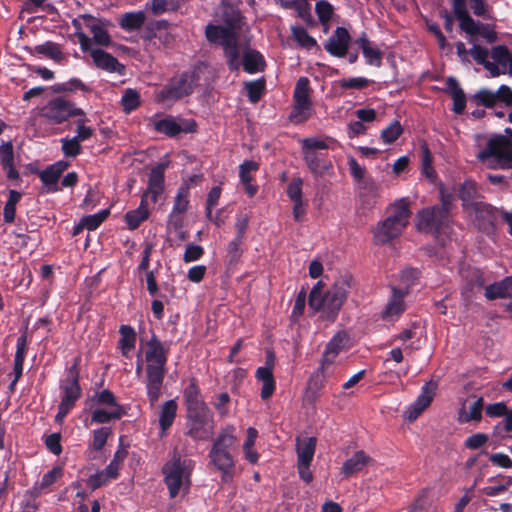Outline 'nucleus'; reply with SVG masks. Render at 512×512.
Masks as SVG:
<instances>
[{"instance_id": "obj_1", "label": "nucleus", "mask_w": 512, "mask_h": 512, "mask_svg": "<svg viewBox=\"0 0 512 512\" xmlns=\"http://www.w3.org/2000/svg\"><path fill=\"white\" fill-rule=\"evenodd\" d=\"M236 429L233 425L222 427L214 439L208 457L210 464L221 473V482L229 484L235 475V460L232 450L237 445Z\"/></svg>"}, {"instance_id": "obj_2", "label": "nucleus", "mask_w": 512, "mask_h": 512, "mask_svg": "<svg viewBox=\"0 0 512 512\" xmlns=\"http://www.w3.org/2000/svg\"><path fill=\"white\" fill-rule=\"evenodd\" d=\"M411 212L408 203L400 200L388 209V216L373 229V241L376 245H385L399 237L409 223Z\"/></svg>"}, {"instance_id": "obj_3", "label": "nucleus", "mask_w": 512, "mask_h": 512, "mask_svg": "<svg viewBox=\"0 0 512 512\" xmlns=\"http://www.w3.org/2000/svg\"><path fill=\"white\" fill-rule=\"evenodd\" d=\"M353 277L350 274L340 275L332 286L318 299L317 304H309L315 311L321 312L326 318H336L347 299L352 287Z\"/></svg>"}, {"instance_id": "obj_4", "label": "nucleus", "mask_w": 512, "mask_h": 512, "mask_svg": "<svg viewBox=\"0 0 512 512\" xmlns=\"http://www.w3.org/2000/svg\"><path fill=\"white\" fill-rule=\"evenodd\" d=\"M205 34L209 42L222 46L229 68L238 70L240 46L234 26L208 25Z\"/></svg>"}, {"instance_id": "obj_5", "label": "nucleus", "mask_w": 512, "mask_h": 512, "mask_svg": "<svg viewBox=\"0 0 512 512\" xmlns=\"http://www.w3.org/2000/svg\"><path fill=\"white\" fill-rule=\"evenodd\" d=\"M190 464L191 460H182L179 454H174L162 467L164 482L168 488L170 498H175L183 485H186L188 490L191 483Z\"/></svg>"}, {"instance_id": "obj_6", "label": "nucleus", "mask_w": 512, "mask_h": 512, "mask_svg": "<svg viewBox=\"0 0 512 512\" xmlns=\"http://www.w3.org/2000/svg\"><path fill=\"white\" fill-rule=\"evenodd\" d=\"M477 157L488 168H512V143L504 136L492 138Z\"/></svg>"}, {"instance_id": "obj_7", "label": "nucleus", "mask_w": 512, "mask_h": 512, "mask_svg": "<svg viewBox=\"0 0 512 512\" xmlns=\"http://www.w3.org/2000/svg\"><path fill=\"white\" fill-rule=\"evenodd\" d=\"M186 435L195 441H207L214 429L213 414L208 407L187 412Z\"/></svg>"}, {"instance_id": "obj_8", "label": "nucleus", "mask_w": 512, "mask_h": 512, "mask_svg": "<svg viewBox=\"0 0 512 512\" xmlns=\"http://www.w3.org/2000/svg\"><path fill=\"white\" fill-rule=\"evenodd\" d=\"M75 35L78 38L81 50L89 52L94 66L98 69L104 70L108 73H117L123 75L125 66L121 64L114 56L108 52L91 46V39L83 32H77Z\"/></svg>"}, {"instance_id": "obj_9", "label": "nucleus", "mask_w": 512, "mask_h": 512, "mask_svg": "<svg viewBox=\"0 0 512 512\" xmlns=\"http://www.w3.org/2000/svg\"><path fill=\"white\" fill-rule=\"evenodd\" d=\"M147 126L157 133L168 137H176L180 133H191L196 130V123L171 115L155 114L147 119Z\"/></svg>"}, {"instance_id": "obj_10", "label": "nucleus", "mask_w": 512, "mask_h": 512, "mask_svg": "<svg viewBox=\"0 0 512 512\" xmlns=\"http://www.w3.org/2000/svg\"><path fill=\"white\" fill-rule=\"evenodd\" d=\"M311 89L309 80L306 77L298 79L294 90V105L290 113V120L295 124L307 121L313 113V105L311 101Z\"/></svg>"}, {"instance_id": "obj_11", "label": "nucleus", "mask_w": 512, "mask_h": 512, "mask_svg": "<svg viewBox=\"0 0 512 512\" xmlns=\"http://www.w3.org/2000/svg\"><path fill=\"white\" fill-rule=\"evenodd\" d=\"M195 82L194 74H182L179 78L171 80L162 90L157 92L155 100L158 103L171 105L177 100L192 93Z\"/></svg>"}, {"instance_id": "obj_12", "label": "nucleus", "mask_w": 512, "mask_h": 512, "mask_svg": "<svg viewBox=\"0 0 512 512\" xmlns=\"http://www.w3.org/2000/svg\"><path fill=\"white\" fill-rule=\"evenodd\" d=\"M448 224L449 215L445 206L426 208L418 213L417 228L420 231L438 234Z\"/></svg>"}, {"instance_id": "obj_13", "label": "nucleus", "mask_w": 512, "mask_h": 512, "mask_svg": "<svg viewBox=\"0 0 512 512\" xmlns=\"http://www.w3.org/2000/svg\"><path fill=\"white\" fill-rule=\"evenodd\" d=\"M43 116L51 122L59 124L71 116H84V112L63 98H55L43 108Z\"/></svg>"}, {"instance_id": "obj_14", "label": "nucleus", "mask_w": 512, "mask_h": 512, "mask_svg": "<svg viewBox=\"0 0 512 512\" xmlns=\"http://www.w3.org/2000/svg\"><path fill=\"white\" fill-rule=\"evenodd\" d=\"M165 377V368L147 365L146 390L150 404L153 406L161 395V389Z\"/></svg>"}, {"instance_id": "obj_15", "label": "nucleus", "mask_w": 512, "mask_h": 512, "mask_svg": "<svg viewBox=\"0 0 512 512\" xmlns=\"http://www.w3.org/2000/svg\"><path fill=\"white\" fill-rule=\"evenodd\" d=\"M437 389V383L434 381H429L425 383L421 388V393L417 397V399L410 405L408 408V416L407 418L410 421L416 420L419 415L431 404L434 396L435 390Z\"/></svg>"}, {"instance_id": "obj_16", "label": "nucleus", "mask_w": 512, "mask_h": 512, "mask_svg": "<svg viewBox=\"0 0 512 512\" xmlns=\"http://www.w3.org/2000/svg\"><path fill=\"white\" fill-rule=\"evenodd\" d=\"M189 206V188L182 185L174 198L173 209L169 215L168 224L180 228L182 226L183 215Z\"/></svg>"}, {"instance_id": "obj_17", "label": "nucleus", "mask_w": 512, "mask_h": 512, "mask_svg": "<svg viewBox=\"0 0 512 512\" xmlns=\"http://www.w3.org/2000/svg\"><path fill=\"white\" fill-rule=\"evenodd\" d=\"M165 165L159 164L151 170L148 187L142 198L155 203L163 192Z\"/></svg>"}, {"instance_id": "obj_18", "label": "nucleus", "mask_w": 512, "mask_h": 512, "mask_svg": "<svg viewBox=\"0 0 512 512\" xmlns=\"http://www.w3.org/2000/svg\"><path fill=\"white\" fill-rule=\"evenodd\" d=\"M167 350L163 347L161 341L156 335H153L147 342V350L145 352V359L147 365L165 368L167 363Z\"/></svg>"}, {"instance_id": "obj_19", "label": "nucleus", "mask_w": 512, "mask_h": 512, "mask_svg": "<svg viewBox=\"0 0 512 512\" xmlns=\"http://www.w3.org/2000/svg\"><path fill=\"white\" fill-rule=\"evenodd\" d=\"M67 167L68 164L66 162L59 161L38 173L42 183L46 187L47 192L59 191V186L57 185V183L60 176L67 169Z\"/></svg>"}, {"instance_id": "obj_20", "label": "nucleus", "mask_w": 512, "mask_h": 512, "mask_svg": "<svg viewBox=\"0 0 512 512\" xmlns=\"http://www.w3.org/2000/svg\"><path fill=\"white\" fill-rule=\"evenodd\" d=\"M350 41L347 29L337 27L334 35L325 44V49L333 56L343 57L346 55Z\"/></svg>"}, {"instance_id": "obj_21", "label": "nucleus", "mask_w": 512, "mask_h": 512, "mask_svg": "<svg viewBox=\"0 0 512 512\" xmlns=\"http://www.w3.org/2000/svg\"><path fill=\"white\" fill-rule=\"evenodd\" d=\"M83 19L86 21V26L92 33L91 44L95 43L99 46H110L112 39L106 29V23L93 19L90 15H84Z\"/></svg>"}, {"instance_id": "obj_22", "label": "nucleus", "mask_w": 512, "mask_h": 512, "mask_svg": "<svg viewBox=\"0 0 512 512\" xmlns=\"http://www.w3.org/2000/svg\"><path fill=\"white\" fill-rule=\"evenodd\" d=\"M183 402L187 412L208 407L202 399L196 379H191L190 383L185 387L183 391Z\"/></svg>"}, {"instance_id": "obj_23", "label": "nucleus", "mask_w": 512, "mask_h": 512, "mask_svg": "<svg viewBox=\"0 0 512 512\" xmlns=\"http://www.w3.org/2000/svg\"><path fill=\"white\" fill-rule=\"evenodd\" d=\"M21 336L17 339L16 343V352L14 356V367H13V373L14 378L16 380H19L23 374V365L27 350V333H28V322L23 326L21 329Z\"/></svg>"}, {"instance_id": "obj_24", "label": "nucleus", "mask_w": 512, "mask_h": 512, "mask_svg": "<svg viewBox=\"0 0 512 512\" xmlns=\"http://www.w3.org/2000/svg\"><path fill=\"white\" fill-rule=\"evenodd\" d=\"M470 36L469 42L474 43L475 36H482L488 43H494L497 40V33L492 26L483 24L472 19V24H466L462 29Z\"/></svg>"}, {"instance_id": "obj_25", "label": "nucleus", "mask_w": 512, "mask_h": 512, "mask_svg": "<svg viewBox=\"0 0 512 512\" xmlns=\"http://www.w3.org/2000/svg\"><path fill=\"white\" fill-rule=\"evenodd\" d=\"M371 460V457H369L364 451H357L351 458L344 462L341 467V472L344 474L345 478H349L354 474L361 472Z\"/></svg>"}, {"instance_id": "obj_26", "label": "nucleus", "mask_w": 512, "mask_h": 512, "mask_svg": "<svg viewBox=\"0 0 512 512\" xmlns=\"http://www.w3.org/2000/svg\"><path fill=\"white\" fill-rule=\"evenodd\" d=\"M327 381L323 375L314 371L309 377L305 389L304 400L308 404H315L321 396V391L325 387Z\"/></svg>"}, {"instance_id": "obj_27", "label": "nucleus", "mask_w": 512, "mask_h": 512, "mask_svg": "<svg viewBox=\"0 0 512 512\" xmlns=\"http://www.w3.org/2000/svg\"><path fill=\"white\" fill-rule=\"evenodd\" d=\"M484 296L488 300L503 299L512 296V276L505 277L485 287Z\"/></svg>"}, {"instance_id": "obj_28", "label": "nucleus", "mask_w": 512, "mask_h": 512, "mask_svg": "<svg viewBox=\"0 0 512 512\" xmlns=\"http://www.w3.org/2000/svg\"><path fill=\"white\" fill-rule=\"evenodd\" d=\"M491 57L494 63L499 66L502 74L512 76V52L505 45H497L491 49Z\"/></svg>"}, {"instance_id": "obj_29", "label": "nucleus", "mask_w": 512, "mask_h": 512, "mask_svg": "<svg viewBox=\"0 0 512 512\" xmlns=\"http://www.w3.org/2000/svg\"><path fill=\"white\" fill-rule=\"evenodd\" d=\"M89 409H92L94 406L109 407L111 409H118V407H124L119 404L115 394L109 389H103L101 391H97L92 395L86 402Z\"/></svg>"}, {"instance_id": "obj_30", "label": "nucleus", "mask_w": 512, "mask_h": 512, "mask_svg": "<svg viewBox=\"0 0 512 512\" xmlns=\"http://www.w3.org/2000/svg\"><path fill=\"white\" fill-rule=\"evenodd\" d=\"M316 444V437L298 438L296 444L297 463L311 464L315 454Z\"/></svg>"}, {"instance_id": "obj_31", "label": "nucleus", "mask_w": 512, "mask_h": 512, "mask_svg": "<svg viewBox=\"0 0 512 512\" xmlns=\"http://www.w3.org/2000/svg\"><path fill=\"white\" fill-rule=\"evenodd\" d=\"M471 56L473 57V59L484 66V68L490 73V75L492 77H498L501 75V71H499V66L497 64H495L494 62H491L488 60V56H489V51L488 49L480 46V45H477V44H473V46L471 47V49L469 50Z\"/></svg>"}, {"instance_id": "obj_32", "label": "nucleus", "mask_w": 512, "mask_h": 512, "mask_svg": "<svg viewBox=\"0 0 512 512\" xmlns=\"http://www.w3.org/2000/svg\"><path fill=\"white\" fill-rule=\"evenodd\" d=\"M255 378L262 382L260 396L263 400L269 399L275 392L276 382L273 375V370L269 368L258 367L255 373Z\"/></svg>"}, {"instance_id": "obj_33", "label": "nucleus", "mask_w": 512, "mask_h": 512, "mask_svg": "<svg viewBox=\"0 0 512 512\" xmlns=\"http://www.w3.org/2000/svg\"><path fill=\"white\" fill-rule=\"evenodd\" d=\"M124 415H126V410L124 407H118V409L111 410L97 407L91 412V423L106 424L113 420H119Z\"/></svg>"}, {"instance_id": "obj_34", "label": "nucleus", "mask_w": 512, "mask_h": 512, "mask_svg": "<svg viewBox=\"0 0 512 512\" xmlns=\"http://www.w3.org/2000/svg\"><path fill=\"white\" fill-rule=\"evenodd\" d=\"M349 336L346 332L340 331L326 345L324 356L336 359L339 353L349 347Z\"/></svg>"}, {"instance_id": "obj_35", "label": "nucleus", "mask_w": 512, "mask_h": 512, "mask_svg": "<svg viewBox=\"0 0 512 512\" xmlns=\"http://www.w3.org/2000/svg\"><path fill=\"white\" fill-rule=\"evenodd\" d=\"M477 197L476 185L472 181H466L461 185L460 198L463 201L464 206L470 210V214L477 213L479 210V203L474 202Z\"/></svg>"}, {"instance_id": "obj_36", "label": "nucleus", "mask_w": 512, "mask_h": 512, "mask_svg": "<svg viewBox=\"0 0 512 512\" xmlns=\"http://www.w3.org/2000/svg\"><path fill=\"white\" fill-rule=\"evenodd\" d=\"M264 67V58L258 51L246 49L243 52V68L246 72L250 74L260 72Z\"/></svg>"}, {"instance_id": "obj_37", "label": "nucleus", "mask_w": 512, "mask_h": 512, "mask_svg": "<svg viewBox=\"0 0 512 512\" xmlns=\"http://www.w3.org/2000/svg\"><path fill=\"white\" fill-rule=\"evenodd\" d=\"M0 161L3 168L7 171V176L10 179H17L19 177L18 172L14 168V153L13 145L11 142L4 143L0 146Z\"/></svg>"}, {"instance_id": "obj_38", "label": "nucleus", "mask_w": 512, "mask_h": 512, "mask_svg": "<svg viewBox=\"0 0 512 512\" xmlns=\"http://www.w3.org/2000/svg\"><path fill=\"white\" fill-rule=\"evenodd\" d=\"M405 293L406 291H398L395 288H393L392 298L386 305L385 309L383 310V317L396 318L401 316V313L405 309V305L403 302V296Z\"/></svg>"}, {"instance_id": "obj_39", "label": "nucleus", "mask_w": 512, "mask_h": 512, "mask_svg": "<svg viewBox=\"0 0 512 512\" xmlns=\"http://www.w3.org/2000/svg\"><path fill=\"white\" fill-rule=\"evenodd\" d=\"M177 407V403L173 399L166 401L162 405L160 410L159 425L163 433L172 426L177 415Z\"/></svg>"}, {"instance_id": "obj_40", "label": "nucleus", "mask_w": 512, "mask_h": 512, "mask_svg": "<svg viewBox=\"0 0 512 512\" xmlns=\"http://www.w3.org/2000/svg\"><path fill=\"white\" fill-rule=\"evenodd\" d=\"M305 163L307 164L310 171L315 175H323L330 168L331 164L326 162L316 152L302 151Z\"/></svg>"}, {"instance_id": "obj_41", "label": "nucleus", "mask_w": 512, "mask_h": 512, "mask_svg": "<svg viewBox=\"0 0 512 512\" xmlns=\"http://www.w3.org/2000/svg\"><path fill=\"white\" fill-rule=\"evenodd\" d=\"M148 200L146 198L141 199L139 207L135 210L129 211L125 215L126 223L129 229H136L141 222L146 220L149 216Z\"/></svg>"}, {"instance_id": "obj_42", "label": "nucleus", "mask_w": 512, "mask_h": 512, "mask_svg": "<svg viewBox=\"0 0 512 512\" xmlns=\"http://www.w3.org/2000/svg\"><path fill=\"white\" fill-rule=\"evenodd\" d=\"M357 43L360 45L365 58L370 65L380 66L382 60V53L378 48L371 46L369 40L365 35L361 36Z\"/></svg>"}, {"instance_id": "obj_43", "label": "nucleus", "mask_w": 512, "mask_h": 512, "mask_svg": "<svg viewBox=\"0 0 512 512\" xmlns=\"http://www.w3.org/2000/svg\"><path fill=\"white\" fill-rule=\"evenodd\" d=\"M145 19V14L142 11L129 12L122 15L119 24L124 30L132 31L141 28Z\"/></svg>"}, {"instance_id": "obj_44", "label": "nucleus", "mask_w": 512, "mask_h": 512, "mask_svg": "<svg viewBox=\"0 0 512 512\" xmlns=\"http://www.w3.org/2000/svg\"><path fill=\"white\" fill-rule=\"evenodd\" d=\"M121 338L119 341L123 355L134 349L136 344V333L135 330L129 325H122L119 329Z\"/></svg>"}, {"instance_id": "obj_45", "label": "nucleus", "mask_w": 512, "mask_h": 512, "mask_svg": "<svg viewBox=\"0 0 512 512\" xmlns=\"http://www.w3.org/2000/svg\"><path fill=\"white\" fill-rule=\"evenodd\" d=\"M128 455V452L126 449L119 447L117 451L115 452L113 459L111 462L106 466L105 473L108 477H110L113 480H116L119 477V468L121 464L124 462Z\"/></svg>"}, {"instance_id": "obj_46", "label": "nucleus", "mask_w": 512, "mask_h": 512, "mask_svg": "<svg viewBox=\"0 0 512 512\" xmlns=\"http://www.w3.org/2000/svg\"><path fill=\"white\" fill-rule=\"evenodd\" d=\"M332 143H334V140L331 138L308 137L301 140L302 151L310 152L328 149Z\"/></svg>"}, {"instance_id": "obj_47", "label": "nucleus", "mask_w": 512, "mask_h": 512, "mask_svg": "<svg viewBox=\"0 0 512 512\" xmlns=\"http://www.w3.org/2000/svg\"><path fill=\"white\" fill-rule=\"evenodd\" d=\"M112 434L110 427H101L93 431V438L89 443V449L94 451H101L106 443L108 437Z\"/></svg>"}, {"instance_id": "obj_48", "label": "nucleus", "mask_w": 512, "mask_h": 512, "mask_svg": "<svg viewBox=\"0 0 512 512\" xmlns=\"http://www.w3.org/2000/svg\"><path fill=\"white\" fill-rule=\"evenodd\" d=\"M453 12L459 21V26L462 29L466 24H472V17L466 8V0H453Z\"/></svg>"}, {"instance_id": "obj_49", "label": "nucleus", "mask_w": 512, "mask_h": 512, "mask_svg": "<svg viewBox=\"0 0 512 512\" xmlns=\"http://www.w3.org/2000/svg\"><path fill=\"white\" fill-rule=\"evenodd\" d=\"M80 372L78 368V360L68 369L67 376L63 380L60 388L61 389H81L80 383Z\"/></svg>"}, {"instance_id": "obj_50", "label": "nucleus", "mask_w": 512, "mask_h": 512, "mask_svg": "<svg viewBox=\"0 0 512 512\" xmlns=\"http://www.w3.org/2000/svg\"><path fill=\"white\" fill-rule=\"evenodd\" d=\"M121 104L124 112L130 113L140 105V95L134 89H127L122 96Z\"/></svg>"}, {"instance_id": "obj_51", "label": "nucleus", "mask_w": 512, "mask_h": 512, "mask_svg": "<svg viewBox=\"0 0 512 512\" xmlns=\"http://www.w3.org/2000/svg\"><path fill=\"white\" fill-rule=\"evenodd\" d=\"M265 87L264 79L249 81L245 83V89L251 102L256 103L260 100Z\"/></svg>"}, {"instance_id": "obj_52", "label": "nucleus", "mask_w": 512, "mask_h": 512, "mask_svg": "<svg viewBox=\"0 0 512 512\" xmlns=\"http://www.w3.org/2000/svg\"><path fill=\"white\" fill-rule=\"evenodd\" d=\"M292 33L297 43L306 49H311L317 45L316 40L302 27H292Z\"/></svg>"}, {"instance_id": "obj_53", "label": "nucleus", "mask_w": 512, "mask_h": 512, "mask_svg": "<svg viewBox=\"0 0 512 512\" xmlns=\"http://www.w3.org/2000/svg\"><path fill=\"white\" fill-rule=\"evenodd\" d=\"M35 51L55 61H60L62 59V53L59 47L52 42H46L42 45L36 46Z\"/></svg>"}, {"instance_id": "obj_54", "label": "nucleus", "mask_w": 512, "mask_h": 512, "mask_svg": "<svg viewBox=\"0 0 512 512\" xmlns=\"http://www.w3.org/2000/svg\"><path fill=\"white\" fill-rule=\"evenodd\" d=\"M450 81L453 83V88L451 90V95L453 98V110L454 112L460 114L465 109V95L463 90L457 86L455 80L451 79Z\"/></svg>"}, {"instance_id": "obj_55", "label": "nucleus", "mask_w": 512, "mask_h": 512, "mask_svg": "<svg viewBox=\"0 0 512 512\" xmlns=\"http://www.w3.org/2000/svg\"><path fill=\"white\" fill-rule=\"evenodd\" d=\"M402 132V126L398 121H395L381 132V138L385 143L390 144L397 140Z\"/></svg>"}, {"instance_id": "obj_56", "label": "nucleus", "mask_w": 512, "mask_h": 512, "mask_svg": "<svg viewBox=\"0 0 512 512\" xmlns=\"http://www.w3.org/2000/svg\"><path fill=\"white\" fill-rule=\"evenodd\" d=\"M108 210L93 215H88L82 218V225L88 230H95L108 216Z\"/></svg>"}, {"instance_id": "obj_57", "label": "nucleus", "mask_w": 512, "mask_h": 512, "mask_svg": "<svg viewBox=\"0 0 512 512\" xmlns=\"http://www.w3.org/2000/svg\"><path fill=\"white\" fill-rule=\"evenodd\" d=\"M64 470L61 466H55L42 476L40 487L45 489L53 485L59 478L63 476Z\"/></svg>"}, {"instance_id": "obj_58", "label": "nucleus", "mask_w": 512, "mask_h": 512, "mask_svg": "<svg viewBox=\"0 0 512 512\" xmlns=\"http://www.w3.org/2000/svg\"><path fill=\"white\" fill-rule=\"evenodd\" d=\"M302 185L301 178L296 177L291 180L287 187V195L292 202L302 201Z\"/></svg>"}, {"instance_id": "obj_59", "label": "nucleus", "mask_w": 512, "mask_h": 512, "mask_svg": "<svg viewBox=\"0 0 512 512\" xmlns=\"http://www.w3.org/2000/svg\"><path fill=\"white\" fill-rule=\"evenodd\" d=\"M484 400L482 397L478 398L469 408V413L463 418V422L480 421L482 419Z\"/></svg>"}, {"instance_id": "obj_60", "label": "nucleus", "mask_w": 512, "mask_h": 512, "mask_svg": "<svg viewBox=\"0 0 512 512\" xmlns=\"http://www.w3.org/2000/svg\"><path fill=\"white\" fill-rule=\"evenodd\" d=\"M335 359L327 356H322V360L319 368L316 370L320 375L324 376V379L328 381V379L334 374L336 369Z\"/></svg>"}, {"instance_id": "obj_61", "label": "nucleus", "mask_w": 512, "mask_h": 512, "mask_svg": "<svg viewBox=\"0 0 512 512\" xmlns=\"http://www.w3.org/2000/svg\"><path fill=\"white\" fill-rule=\"evenodd\" d=\"M258 168V163L252 160L245 161L243 164H241L239 167V177L241 182H251V173L257 171Z\"/></svg>"}, {"instance_id": "obj_62", "label": "nucleus", "mask_w": 512, "mask_h": 512, "mask_svg": "<svg viewBox=\"0 0 512 512\" xmlns=\"http://www.w3.org/2000/svg\"><path fill=\"white\" fill-rule=\"evenodd\" d=\"M62 151L68 157H75L81 152L80 142L74 137L62 139Z\"/></svg>"}, {"instance_id": "obj_63", "label": "nucleus", "mask_w": 512, "mask_h": 512, "mask_svg": "<svg viewBox=\"0 0 512 512\" xmlns=\"http://www.w3.org/2000/svg\"><path fill=\"white\" fill-rule=\"evenodd\" d=\"M110 480L112 479L106 475L105 470L97 471L96 473L89 476L87 480V485L92 490H96L106 485Z\"/></svg>"}, {"instance_id": "obj_64", "label": "nucleus", "mask_w": 512, "mask_h": 512, "mask_svg": "<svg viewBox=\"0 0 512 512\" xmlns=\"http://www.w3.org/2000/svg\"><path fill=\"white\" fill-rule=\"evenodd\" d=\"M315 10L321 23L328 22L333 13L332 5L325 0L317 2Z\"/></svg>"}]
</instances>
